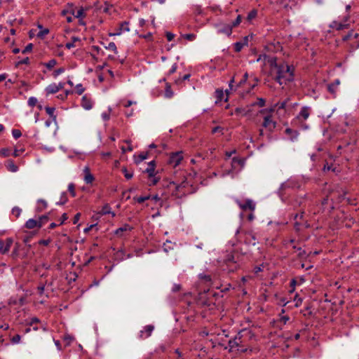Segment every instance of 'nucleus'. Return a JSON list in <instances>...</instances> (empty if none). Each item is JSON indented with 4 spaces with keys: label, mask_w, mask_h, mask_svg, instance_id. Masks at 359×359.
I'll return each instance as SVG.
<instances>
[{
    "label": "nucleus",
    "mask_w": 359,
    "mask_h": 359,
    "mask_svg": "<svg viewBox=\"0 0 359 359\" xmlns=\"http://www.w3.org/2000/svg\"><path fill=\"white\" fill-rule=\"evenodd\" d=\"M293 72L294 69L287 63H277L276 59L271 61V75L280 85L293 81Z\"/></svg>",
    "instance_id": "f257e3e1"
},
{
    "label": "nucleus",
    "mask_w": 359,
    "mask_h": 359,
    "mask_svg": "<svg viewBox=\"0 0 359 359\" xmlns=\"http://www.w3.org/2000/svg\"><path fill=\"white\" fill-rule=\"evenodd\" d=\"M88 8H84L82 6H75L73 4H68L67 8L62 11V14L67 15V20L68 22H72L73 15L75 18L83 20L86 17V12Z\"/></svg>",
    "instance_id": "f03ea898"
},
{
    "label": "nucleus",
    "mask_w": 359,
    "mask_h": 359,
    "mask_svg": "<svg viewBox=\"0 0 359 359\" xmlns=\"http://www.w3.org/2000/svg\"><path fill=\"white\" fill-rule=\"evenodd\" d=\"M222 269L227 272H234L238 268V264L235 260L233 255H229L224 260V263L222 264Z\"/></svg>",
    "instance_id": "7ed1b4c3"
},
{
    "label": "nucleus",
    "mask_w": 359,
    "mask_h": 359,
    "mask_svg": "<svg viewBox=\"0 0 359 359\" xmlns=\"http://www.w3.org/2000/svg\"><path fill=\"white\" fill-rule=\"evenodd\" d=\"M41 327L42 325L37 318H33L31 320H26L24 323V333H29L32 330L36 331Z\"/></svg>",
    "instance_id": "20e7f679"
},
{
    "label": "nucleus",
    "mask_w": 359,
    "mask_h": 359,
    "mask_svg": "<svg viewBox=\"0 0 359 359\" xmlns=\"http://www.w3.org/2000/svg\"><path fill=\"white\" fill-rule=\"evenodd\" d=\"M268 113L269 114L264 117L262 126L264 128H266L269 132L271 133L276 127V122L272 119L271 113Z\"/></svg>",
    "instance_id": "39448f33"
},
{
    "label": "nucleus",
    "mask_w": 359,
    "mask_h": 359,
    "mask_svg": "<svg viewBox=\"0 0 359 359\" xmlns=\"http://www.w3.org/2000/svg\"><path fill=\"white\" fill-rule=\"evenodd\" d=\"M146 172L148 174V176L151 179V182H150V184H156L158 181V179L155 177V174H154V172H155V168H154V161H151L149 165V168H147L146 169Z\"/></svg>",
    "instance_id": "423d86ee"
},
{
    "label": "nucleus",
    "mask_w": 359,
    "mask_h": 359,
    "mask_svg": "<svg viewBox=\"0 0 359 359\" xmlns=\"http://www.w3.org/2000/svg\"><path fill=\"white\" fill-rule=\"evenodd\" d=\"M183 159L182 153V152H176L172 154L169 159V163L172 165L174 168L177 166Z\"/></svg>",
    "instance_id": "0eeeda50"
},
{
    "label": "nucleus",
    "mask_w": 359,
    "mask_h": 359,
    "mask_svg": "<svg viewBox=\"0 0 359 359\" xmlns=\"http://www.w3.org/2000/svg\"><path fill=\"white\" fill-rule=\"evenodd\" d=\"M13 243V239L11 238H6V241H0V252L6 253Z\"/></svg>",
    "instance_id": "6e6552de"
},
{
    "label": "nucleus",
    "mask_w": 359,
    "mask_h": 359,
    "mask_svg": "<svg viewBox=\"0 0 359 359\" xmlns=\"http://www.w3.org/2000/svg\"><path fill=\"white\" fill-rule=\"evenodd\" d=\"M65 84L63 83H59L58 84L52 83L48 86L46 88L47 95L54 94L58 92L60 89L64 88Z\"/></svg>",
    "instance_id": "1a4fd4ad"
},
{
    "label": "nucleus",
    "mask_w": 359,
    "mask_h": 359,
    "mask_svg": "<svg viewBox=\"0 0 359 359\" xmlns=\"http://www.w3.org/2000/svg\"><path fill=\"white\" fill-rule=\"evenodd\" d=\"M154 329V325H149L145 326L142 330L140 331V338L147 339L149 337Z\"/></svg>",
    "instance_id": "9d476101"
},
{
    "label": "nucleus",
    "mask_w": 359,
    "mask_h": 359,
    "mask_svg": "<svg viewBox=\"0 0 359 359\" xmlns=\"http://www.w3.org/2000/svg\"><path fill=\"white\" fill-rule=\"evenodd\" d=\"M237 203L240 208L243 210H250L251 211H253L255 208V205L253 201L250 199H247L245 203H241L239 201H237Z\"/></svg>",
    "instance_id": "9b49d317"
},
{
    "label": "nucleus",
    "mask_w": 359,
    "mask_h": 359,
    "mask_svg": "<svg viewBox=\"0 0 359 359\" xmlns=\"http://www.w3.org/2000/svg\"><path fill=\"white\" fill-rule=\"evenodd\" d=\"M83 180L87 184H91L94 180V176L90 173V170L88 166H86L83 168Z\"/></svg>",
    "instance_id": "f8f14e48"
},
{
    "label": "nucleus",
    "mask_w": 359,
    "mask_h": 359,
    "mask_svg": "<svg viewBox=\"0 0 359 359\" xmlns=\"http://www.w3.org/2000/svg\"><path fill=\"white\" fill-rule=\"evenodd\" d=\"M219 25H224L223 27H217L218 32L220 34H224L226 36H230L231 34L232 27L230 26L229 24H219Z\"/></svg>",
    "instance_id": "ddd939ff"
},
{
    "label": "nucleus",
    "mask_w": 359,
    "mask_h": 359,
    "mask_svg": "<svg viewBox=\"0 0 359 359\" xmlns=\"http://www.w3.org/2000/svg\"><path fill=\"white\" fill-rule=\"evenodd\" d=\"M287 100H286L282 102H278L276 104V106L274 107L271 108L270 109H262L259 111V113L262 114H266V112L271 113V112L274 111L276 107H278V109H285V107L287 104Z\"/></svg>",
    "instance_id": "4468645a"
},
{
    "label": "nucleus",
    "mask_w": 359,
    "mask_h": 359,
    "mask_svg": "<svg viewBox=\"0 0 359 359\" xmlns=\"http://www.w3.org/2000/svg\"><path fill=\"white\" fill-rule=\"evenodd\" d=\"M25 226L28 229H39L42 226V223L40 221H38L37 219H30L26 222Z\"/></svg>",
    "instance_id": "2eb2a0df"
},
{
    "label": "nucleus",
    "mask_w": 359,
    "mask_h": 359,
    "mask_svg": "<svg viewBox=\"0 0 359 359\" xmlns=\"http://www.w3.org/2000/svg\"><path fill=\"white\" fill-rule=\"evenodd\" d=\"M310 115V109L307 107H304L302 108L299 115L297 116V118L299 120H306L309 118Z\"/></svg>",
    "instance_id": "dca6fc26"
},
{
    "label": "nucleus",
    "mask_w": 359,
    "mask_h": 359,
    "mask_svg": "<svg viewBox=\"0 0 359 359\" xmlns=\"http://www.w3.org/2000/svg\"><path fill=\"white\" fill-rule=\"evenodd\" d=\"M5 165L8 171L13 172H17L19 168V167L16 165L12 160H8L6 162Z\"/></svg>",
    "instance_id": "f3484780"
},
{
    "label": "nucleus",
    "mask_w": 359,
    "mask_h": 359,
    "mask_svg": "<svg viewBox=\"0 0 359 359\" xmlns=\"http://www.w3.org/2000/svg\"><path fill=\"white\" fill-rule=\"evenodd\" d=\"M81 105L84 109L89 110L93 107V102L90 99L88 98L86 96H83L81 100Z\"/></svg>",
    "instance_id": "a211bd4d"
},
{
    "label": "nucleus",
    "mask_w": 359,
    "mask_h": 359,
    "mask_svg": "<svg viewBox=\"0 0 359 359\" xmlns=\"http://www.w3.org/2000/svg\"><path fill=\"white\" fill-rule=\"evenodd\" d=\"M128 24H120L119 29L116 31L115 32L110 34L114 36L121 35L124 32H128L130 29L128 27Z\"/></svg>",
    "instance_id": "6ab92c4d"
},
{
    "label": "nucleus",
    "mask_w": 359,
    "mask_h": 359,
    "mask_svg": "<svg viewBox=\"0 0 359 359\" xmlns=\"http://www.w3.org/2000/svg\"><path fill=\"white\" fill-rule=\"evenodd\" d=\"M241 343V337H236L233 339L229 341V346L231 349L238 347Z\"/></svg>",
    "instance_id": "aec40b11"
},
{
    "label": "nucleus",
    "mask_w": 359,
    "mask_h": 359,
    "mask_svg": "<svg viewBox=\"0 0 359 359\" xmlns=\"http://www.w3.org/2000/svg\"><path fill=\"white\" fill-rule=\"evenodd\" d=\"M292 248L294 250V252L297 253V257H299L300 259H304L306 257V252L300 247L297 248L293 245Z\"/></svg>",
    "instance_id": "412c9836"
},
{
    "label": "nucleus",
    "mask_w": 359,
    "mask_h": 359,
    "mask_svg": "<svg viewBox=\"0 0 359 359\" xmlns=\"http://www.w3.org/2000/svg\"><path fill=\"white\" fill-rule=\"evenodd\" d=\"M133 228L128 224H124L123 226L117 229L115 231L116 235L121 236L123 235V232L130 231Z\"/></svg>",
    "instance_id": "4be33fe9"
},
{
    "label": "nucleus",
    "mask_w": 359,
    "mask_h": 359,
    "mask_svg": "<svg viewBox=\"0 0 359 359\" xmlns=\"http://www.w3.org/2000/svg\"><path fill=\"white\" fill-rule=\"evenodd\" d=\"M38 28H39V32H37V36L40 37V38H43L49 32L48 29H42V27L39 24Z\"/></svg>",
    "instance_id": "5701e85b"
},
{
    "label": "nucleus",
    "mask_w": 359,
    "mask_h": 359,
    "mask_svg": "<svg viewBox=\"0 0 359 359\" xmlns=\"http://www.w3.org/2000/svg\"><path fill=\"white\" fill-rule=\"evenodd\" d=\"M215 94H216V97H217L216 102H217L219 101H222V100L223 99V97L224 96L223 90H220V89H217L215 92Z\"/></svg>",
    "instance_id": "b1692460"
},
{
    "label": "nucleus",
    "mask_w": 359,
    "mask_h": 359,
    "mask_svg": "<svg viewBox=\"0 0 359 359\" xmlns=\"http://www.w3.org/2000/svg\"><path fill=\"white\" fill-rule=\"evenodd\" d=\"M121 170H122L123 173L124 174V176L126 179L130 180L133 177V172H129L126 168H123Z\"/></svg>",
    "instance_id": "393cba45"
},
{
    "label": "nucleus",
    "mask_w": 359,
    "mask_h": 359,
    "mask_svg": "<svg viewBox=\"0 0 359 359\" xmlns=\"http://www.w3.org/2000/svg\"><path fill=\"white\" fill-rule=\"evenodd\" d=\"M11 214L13 216L18 218L21 214V209L18 207H15L12 209Z\"/></svg>",
    "instance_id": "a878e982"
},
{
    "label": "nucleus",
    "mask_w": 359,
    "mask_h": 359,
    "mask_svg": "<svg viewBox=\"0 0 359 359\" xmlns=\"http://www.w3.org/2000/svg\"><path fill=\"white\" fill-rule=\"evenodd\" d=\"M57 64V61L55 59H52L49 60L48 62L45 63V66L48 69L53 68Z\"/></svg>",
    "instance_id": "bb28decb"
},
{
    "label": "nucleus",
    "mask_w": 359,
    "mask_h": 359,
    "mask_svg": "<svg viewBox=\"0 0 359 359\" xmlns=\"http://www.w3.org/2000/svg\"><path fill=\"white\" fill-rule=\"evenodd\" d=\"M257 14V12L256 10H252L251 11L249 14L248 15V17H247V20L248 21H251V20H255L256 15Z\"/></svg>",
    "instance_id": "cd10ccee"
},
{
    "label": "nucleus",
    "mask_w": 359,
    "mask_h": 359,
    "mask_svg": "<svg viewBox=\"0 0 359 359\" xmlns=\"http://www.w3.org/2000/svg\"><path fill=\"white\" fill-rule=\"evenodd\" d=\"M245 46V43L243 42H236L234 44V48L236 52H239L242 50V48Z\"/></svg>",
    "instance_id": "c85d7f7f"
},
{
    "label": "nucleus",
    "mask_w": 359,
    "mask_h": 359,
    "mask_svg": "<svg viewBox=\"0 0 359 359\" xmlns=\"http://www.w3.org/2000/svg\"><path fill=\"white\" fill-rule=\"evenodd\" d=\"M11 150L7 148H4L0 150V155L3 157H7L10 155Z\"/></svg>",
    "instance_id": "c756f323"
},
{
    "label": "nucleus",
    "mask_w": 359,
    "mask_h": 359,
    "mask_svg": "<svg viewBox=\"0 0 359 359\" xmlns=\"http://www.w3.org/2000/svg\"><path fill=\"white\" fill-rule=\"evenodd\" d=\"M109 213H111L113 216L115 215L114 213L111 212L109 206H108V205L104 206L101 210V214L107 215V214H109Z\"/></svg>",
    "instance_id": "7c9ffc66"
},
{
    "label": "nucleus",
    "mask_w": 359,
    "mask_h": 359,
    "mask_svg": "<svg viewBox=\"0 0 359 359\" xmlns=\"http://www.w3.org/2000/svg\"><path fill=\"white\" fill-rule=\"evenodd\" d=\"M150 196H140V197H134V200L137 201V202H138L139 203H142L143 202H144L145 201L149 199Z\"/></svg>",
    "instance_id": "2f4dec72"
},
{
    "label": "nucleus",
    "mask_w": 359,
    "mask_h": 359,
    "mask_svg": "<svg viewBox=\"0 0 359 359\" xmlns=\"http://www.w3.org/2000/svg\"><path fill=\"white\" fill-rule=\"evenodd\" d=\"M181 37L186 39L189 41H193L196 38V35L194 34H182Z\"/></svg>",
    "instance_id": "473e14b6"
},
{
    "label": "nucleus",
    "mask_w": 359,
    "mask_h": 359,
    "mask_svg": "<svg viewBox=\"0 0 359 359\" xmlns=\"http://www.w3.org/2000/svg\"><path fill=\"white\" fill-rule=\"evenodd\" d=\"M12 135H13V137H14L15 139H18V138H19V137H21V135H22V133H21V131H20V130H18V129H13V130H12Z\"/></svg>",
    "instance_id": "72a5a7b5"
},
{
    "label": "nucleus",
    "mask_w": 359,
    "mask_h": 359,
    "mask_svg": "<svg viewBox=\"0 0 359 359\" xmlns=\"http://www.w3.org/2000/svg\"><path fill=\"white\" fill-rule=\"evenodd\" d=\"M68 190L70 192L71 195L74 197L76 196V192H75V186L74 184L71 183L69 184L68 186Z\"/></svg>",
    "instance_id": "f704fd0d"
},
{
    "label": "nucleus",
    "mask_w": 359,
    "mask_h": 359,
    "mask_svg": "<svg viewBox=\"0 0 359 359\" xmlns=\"http://www.w3.org/2000/svg\"><path fill=\"white\" fill-rule=\"evenodd\" d=\"M37 102H38L37 99H36V98H35V97H30V98L29 99V100H28V104H29V106H30V107H34V106H36V104H37Z\"/></svg>",
    "instance_id": "c9c22d12"
},
{
    "label": "nucleus",
    "mask_w": 359,
    "mask_h": 359,
    "mask_svg": "<svg viewBox=\"0 0 359 359\" xmlns=\"http://www.w3.org/2000/svg\"><path fill=\"white\" fill-rule=\"evenodd\" d=\"M337 88L335 87V84H329L327 86V89H328L329 92L333 95H334L336 93Z\"/></svg>",
    "instance_id": "e433bc0d"
},
{
    "label": "nucleus",
    "mask_w": 359,
    "mask_h": 359,
    "mask_svg": "<svg viewBox=\"0 0 359 359\" xmlns=\"http://www.w3.org/2000/svg\"><path fill=\"white\" fill-rule=\"evenodd\" d=\"M107 48L110 50L117 53L116 46L114 42H110L107 46Z\"/></svg>",
    "instance_id": "4c0bfd02"
},
{
    "label": "nucleus",
    "mask_w": 359,
    "mask_h": 359,
    "mask_svg": "<svg viewBox=\"0 0 359 359\" xmlns=\"http://www.w3.org/2000/svg\"><path fill=\"white\" fill-rule=\"evenodd\" d=\"M73 340L74 337L70 335H65L64 337V341H66L67 345H69Z\"/></svg>",
    "instance_id": "58836bf2"
},
{
    "label": "nucleus",
    "mask_w": 359,
    "mask_h": 359,
    "mask_svg": "<svg viewBox=\"0 0 359 359\" xmlns=\"http://www.w3.org/2000/svg\"><path fill=\"white\" fill-rule=\"evenodd\" d=\"M289 317L287 316H280V322L282 323L283 325H285L287 322L289 320Z\"/></svg>",
    "instance_id": "ea45409f"
},
{
    "label": "nucleus",
    "mask_w": 359,
    "mask_h": 359,
    "mask_svg": "<svg viewBox=\"0 0 359 359\" xmlns=\"http://www.w3.org/2000/svg\"><path fill=\"white\" fill-rule=\"evenodd\" d=\"M46 111L50 116H54V112H55V108H53V107H46Z\"/></svg>",
    "instance_id": "a19ab883"
},
{
    "label": "nucleus",
    "mask_w": 359,
    "mask_h": 359,
    "mask_svg": "<svg viewBox=\"0 0 359 359\" xmlns=\"http://www.w3.org/2000/svg\"><path fill=\"white\" fill-rule=\"evenodd\" d=\"M76 88V93L79 95H81L84 92V88L82 86V85H81V84L77 85Z\"/></svg>",
    "instance_id": "79ce46f5"
},
{
    "label": "nucleus",
    "mask_w": 359,
    "mask_h": 359,
    "mask_svg": "<svg viewBox=\"0 0 359 359\" xmlns=\"http://www.w3.org/2000/svg\"><path fill=\"white\" fill-rule=\"evenodd\" d=\"M254 104H257L259 107H263L265 104V100L263 98H258L257 102L255 103Z\"/></svg>",
    "instance_id": "37998d69"
},
{
    "label": "nucleus",
    "mask_w": 359,
    "mask_h": 359,
    "mask_svg": "<svg viewBox=\"0 0 359 359\" xmlns=\"http://www.w3.org/2000/svg\"><path fill=\"white\" fill-rule=\"evenodd\" d=\"M235 114H243V115H246L248 114V111H245V110L241 108H236L235 110Z\"/></svg>",
    "instance_id": "c03bdc74"
},
{
    "label": "nucleus",
    "mask_w": 359,
    "mask_h": 359,
    "mask_svg": "<svg viewBox=\"0 0 359 359\" xmlns=\"http://www.w3.org/2000/svg\"><path fill=\"white\" fill-rule=\"evenodd\" d=\"M200 278L202 279V280H204L205 281H210L211 280L210 276L205 275V274H201L200 275Z\"/></svg>",
    "instance_id": "a18cd8bd"
},
{
    "label": "nucleus",
    "mask_w": 359,
    "mask_h": 359,
    "mask_svg": "<svg viewBox=\"0 0 359 359\" xmlns=\"http://www.w3.org/2000/svg\"><path fill=\"white\" fill-rule=\"evenodd\" d=\"M37 32H39V28L36 29H32L29 34V37L30 38H33L34 36H37Z\"/></svg>",
    "instance_id": "49530a36"
},
{
    "label": "nucleus",
    "mask_w": 359,
    "mask_h": 359,
    "mask_svg": "<svg viewBox=\"0 0 359 359\" xmlns=\"http://www.w3.org/2000/svg\"><path fill=\"white\" fill-rule=\"evenodd\" d=\"M64 71H65L64 68H59V69H57L54 71L53 75H54V76H57L59 74L63 73Z\"/></svg>",
    "instance_id": "de8ad7c7"
},
{
    "label": "nucleus",
    "mask_w": 359,
    "mask_h": 359,
    "mask_svg": "<svg viewBox=\"0 0 359 359\" xmlns=\"http://www.w3.org/2000/svg\"><path fill=\"white\" fill-rule=\"evenodd\" d=\"M166 37L168 41H171L174 39L175 35L171 32H167Z\"/></svg>",
    "instance_id": "09e8293b"
},
{
    "label": "nucleus",
    "mask_w": 359,
    "mask_h": 359,
    "mask_svg": "<svg viewBox=\"0 0 359 359\" xmlns=\"http://www.w3.org/2000/svg\"><path fill=\"white\" fill-rule=\"evenodd\" d=\"M20 336L17 334L13 337L12 341L13 343H18L20 341Z\"/></svg>",
    "instance_id": "8fccbe9b"
},
{
    "label": "nucleus",
    "mask_w": 359,
    "mask_h": 359,
    "mask_svg": "<svg viewBox=\"0 0 359 359\" xmlns=\"http://www.w3.org/2000/svg\"><path fill=\"white\" fill-rule=\"evenodd\" d=\"M147 155H148V153L147 152H143V153H141L140 155H139V157L140 158L141 161H143L144 159H146L147 158Z\"/></svg>",
    "instance_id": "3c124183"
},
{
    "label": "nucleus",
    "mask_w": 359,
    "mask_h": 359,
    "mask_svg": "<svg viewBox=\"0 0 359 359\" xmlns=\"http://www.w3.org/2000/svg\"><path fill=\"white\" fill-rule=\"evenodd\" d=\"M32 47H33L32 43H29V44H28V45L25 48V49H24V53L31 51V50H32Z\"/></svg>",
    "instance_id": "603ef678"
},
{
    "label": "nucleus",
    "mask_w": 359,
    "mask_h": 359,
    "mask_svg": "<svg viewBox=\"0 0 359 359\" xmlns=\"http://www.w3.org/2000/svg\"><path fill=\"white\" fill-rule=\"evenodd\" d=\"M42 223V225L48 220V217L46 216L40 217L38 219Z\"/></svg>",
    "instance_id": "864d4df0"
},
{
    "label": "nucleus",
    "mask_w": 359,
    "mask_h": 359,
    "mask_svg": "<svg viewBox=\"0 0 359 359\" xmlns=\"http://www.w3.org/2000/svg\"><path fill=\"white\" fill-rule=\"evenodd\" d=\"M102 116L104 121H108L109 119L110 115L109 113H103Z\"/></svg>",
    "instance_id": "5fc2aeb1"
},
{
    "label": "nucleus",
    "mask_w": 359,
    "mask_h": 359,
    "mask_svg": "<svg viewBox=\"0 0 359 359\" xmlns=\"http://www.w3.org/2000/svg\"><path fill=\"white\" fill-rule=\"evenodd\" d=\"M222 128L219 127V126H217V127H215L212 130V133H216L217 132H222Z\"/></svg>",
    "instance_id": "6e6d98bb"
},
{
    "label": "nucleus",
    "mask_w": 359,
    "mask_h": 359,
    "mask_svg": "<svg viewBox=\"0 0 359 359\" xmlns=\"http://www.w3.org/2000/svg\"><path fill=\"white\" fill-rule=\"evenodd\" d=\"M80 217H81V214L80 213H77L75 216H74V224H76L78 222V221L80 219Z\"/></svg>",
    "instance_id": "4d7b16f0"
},
{
    "label": "nucleus",
    "mask_w": 359,
    "mask_h": 359,
    "mask_svg": "<svg viewBox=\"0 0 359 359\" xmlns=\"http://www.w3.org/2000/svg\"><path fill=\"white\" fill-rule=\"evenodd\" d=\"M21 151H22V150H21V149H15L14 150L13 153V155L14 156H15V157H16V156H20V153Z\"/></svg>",
    "instance_id": "13d9d810"
},
{
    "label": "nucleus",
    "mask_w": 359,
    "mask_h": 359,
    "mask_svg": "<svg viewBox=\"0 0 359 359\" xmlns=\"http://www.w3.org/2000/svg\"><path fill=\"white\" fill-rule=\"evenodd\" d=\"M248 77V73H245V74H244V76H243V80H241V81H240L239 85H241L243 83H245V82L247 81Z\"/></svg>",
    "instance_id": "bf43d9fd"
},
{
    "label": "nucleus",
    "mask_w": 359,
    "mask_h": 359,
    "mask_svg": "<svg viewBox=\"0 0 359 359\" xmlns=\"http://www.w3.org/2000/svg\"><path fill=\"white\" fill-rule=\"evenodd\" d=\"M134 103H135L134 102H133L131 100H128L126 103L123 104V106L125 107H128L131 106Z\"/></svg>",
    "instance_id": "052dcab7"
},
{
    "label": "nucleus",
    "mask_w": 359,
    "mask_h": 359,
    "mask_svg": "<svg viewBox=\"0 0 359 359\" xmlns=\"http://www.w3.org/2000/svg\"><path fill=\"white\" fill-rule=\"evenodd\" d=\"M285 133H286L287 134H288V135H291L292 133H294V134H295V135H297V134L296 131H293V130H292V129H290V128H287V129L285 130Z\"/></svg>",
    "instance_id": "680f3d73"
},
{
    "label": "nucleus",
    "mask_w": 359,
    "mask_h": 359,
    "mask_svg": "<svg viewBox=\"0 0 359 359\" xmlns=\"http://www.w3.org/2000/svg\"><path fill=\"white\" fill-rule=\"evenodd\" d=\"M250 37V36H245L241 42L245 43V46H247Z\"/></svg>",
    "instance_id": "e2e57ef3"
},
{
    "label": "nucleus",
    "mask_w": 359,
    "mask_h": 359,
    "mask_svg": "<svg viewBox=\"0 0 359 359\" xmlns=\"http://www.w3.org/2000/svg\"><path fill=\"white\" fill-rule=\"evenodd\" d=\"M104 4H105L106 7L104 8V12H106V13H107V12L108 11V10H109V7H111V5H110V4H109V3H107V2H105V3H104Z\"/></svg>",
    "instance_id": "0e129e2a"
},
{
    "label": "nucleus",
    "mask_w": 359,
    "mask_h": 359,
    "mask_svg": "<svg viewBox=\"0 0 359 359\" xmlns=\"http://www.w3.org/2000/svg\"><path fill=\"white\" fill-rule=\"evenodd\" d=\"M94 226H95L94 224H92V225H90L89 227L86 228V229H84V232H85V233H88V232H89V231H90L93 227H94Z\"/></svg>",
    "instance_id": "69168bd1"
},
{
    "label": "nucleus",
    "mask_w": 359,
    "mask_h": 359,
    "mask_svg": "<svg viewBox=\"0 0 359 359\" xmlns=\"http://www.w3.org/2000/svg\"><path fill=\"white\" fill-rule=\"evenodd\" d=\"M236 153V150H233L231 151H226V156L229 158L233 154H235Z\"/></svg>",
    "instance_id": "338daca9"
},
{
    "label": "nucleus",
    "mask_w": 359,
    "mask_h": 359,
    "mask_svg": "<svg viewBox=\"0 0 359 359\" xmlns=\"http://www.w3.org/2000/svg\"><path fill=\"white\" fill-rule=\"evenodd\" d=\"M6 79V74H0V81H3Z\"/></svg>",
    "instance_id": "774afa93"
}]
</instances>
